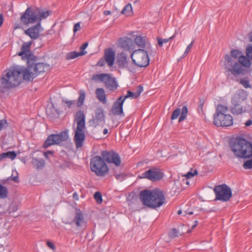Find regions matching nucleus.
Masks as SVG:
<instances>
[{"mask_svg":"<svg viewBox=\"0 0 252 252\" xmlns=\"http://www.w3.org/2000/svg\"><path fill=\"white\" fill-rule=\"evenodd\" d=\"M50 10H45L36 7H29L20 17L21 21L25 25L33 24L37 22L34 25L25 31V33L29 36L32 39L35 40L39 37V28L41 26V21L45 19L51 15Z\"/></svg>","mask_w":252,"mask_h":252,"instance_id":"1","label":"nucleus"},{"mask_svg":"<svg viewBox=\"0 0 252 252\" xmlns=\"http://www.w3.org/2000/svg\"><path fill=\"white\" fill-rule=\"evenodd\" d=\"M23 67L5 70L0 80V92H4L5 90L18 86L22 81L21 74L23 76Z\"/></svg>","mask_w":252,"mask_h":252,"instance_id":"2","label":"nucleus"},{"mask_svg":"<svg viewBox=\"0 0 252 252\" xmlns=\"http://www.w3.org/2000/svg\"><path fill=\"white\" fill-rule=\"evenodd\" d=\"M139 198L143 205L153 208L160 207L166 200L163 191L158 188L141 191L139 193Z\"/></svg>","mask_w":252,"mask_h":252,"instance_id":"3","label":"nucleus"},{"mask_svg":"<svg viewBox=\"0 0 252 252\" xmlns=\"http://www.w3.org/2000/svg\"><path fill=\"white\" fill-rule=\"evenodd\" d=\"M229 146L237 158H249L252 157V143L243 137L236 136L232 138Z\"/></svg>","mask_w":252,"mask_h":252,"instance_id":"4","label":"nucleus"},{"mask_svg":"<svg viewBox=\"0 0 252 252\" xmlns=\"http://www.w3.org/2000/svg\"><path fill=\"white\" fill-rule=\"evenodd\" d=\"M242 52L236 49H233L230 51V54H226L224 57V65L228 71L235 76L239 75H245L247 70L241 66V64L237 63V60L242 56Z\"/></svg>","mask_w":252,"mask_h":252,"instance_id":"5","label":"nucleus"},{"mask_svg":"<svg viewBox=\"0 0 252 252\" xmlns=\"http://www.w3.org/2000/svg\"><path fill=\"white\" fill-rule=\"evenodd\" d=\"M228 108L222 104H218L214 115V124L217 126H228L233 124V118L229 114H225Z\"/></svg>","mask_w":252,"mask_h":252,"instance_id":"6","label":"nucleus"},{"mask_svg":"<svg viewBox=\"0 0 252 252\" xmlns=\"http://www.w3.org/2000/svg\"><path fill=\"white\" fill-rule=\"evenodd\" d=\"M75 120L77 127L75 131L74 141L77 148L81 147L85 139L84 129L85 127V117L83 111H79L76 113Z\"/></svg>","mask_w":252,"mask_h":252,"instance_id":"7","label":"nucleus"},{"mask_svg":"<svg viewBox=\"0 0 252 252\" xmlns=\"http://www.w3.org/2000/svg\"><path fill=\"white\" fill-rule=\"evenodd\" d=\"M49 66L47 64L44 63H36L31 67H23V79L32 81L38 75L45 72L48 69Z\"/></svg>","mask_w":252,"mask_h":252,"instance_id":"8","label":"nucleus"},{"mask_svg":"<svg viewBox=\"0 0 252 252\" xmlns=\"http://www.w3.org/2000/svg\"><path fill=\"white\" fill-rule=\"evenodd\" d=\"M90 168L93 172L100 177L105 176L109 171L105 160L101 156H95L91 158Z\"/></svg>","mask_w":252,"mask_h":252,"instance_id":"9","label":"nucleus"},{"mask_svg":"<svg viewBox=\"0 0 252 252\" xmlns=\"http://www.w3.org/2000/svg\"><path fill=\"white\" fill-rule=\"evenodd\" d=\"M149 50L137 49L130 54L132 63L138 67H146L149 64Z\"/></svg>","mask_w":252,"mask_h":252,"instance_id":"10","label":"nucleus"},{"mask_svg":"<svg viewBox=\"0 0 252 252\" xmlns=\"http://www.w3.org/2000/svg\"><path fill=\"white\" fill-rule=\"evenodd\" d=\"M247 98L246 92L239 90L236 92L231 98L230 111L233 114L239 115L243 112V107L241 103Z\"/></svg>","mask_w":252,"mask_h":252,"instance_id":"11","label":"nucleus"},{"mask_svg":"<svg viewBox=\"0 0 252 252\" xmlns=\"http://www.w3.org/2000/svg\"><path fill=\"white\" fill-rule=\"evenodd\" d=\"M93 79L95 81H100L104 83L106 89L114 92L118 87V84L115 78L112 75L107 73L94 74L93 76Z\"/></svg>","mask_w":252,"mask_h":252,"instance_id":"12","label":"nucleus"},{"mask_svg":"<svg viewBox=\"0 0 252 252\" xmlns=\"http://www.w3.org/2000/svg\"><path fill=\"white\" fill-rule=\"evenodd\" d=\"M68 134L67 131H63L58 134H52L49 135L44 141L43 147L47 148L52 145H59L62 142L67 140Z\"/></svg>","mask_w":252,"mask_h":252,"instance_id":"13","label":"nucleus"},{"mask_svg":"<svg viewBox=\"0 0 252 252\" xmlns=\"http://www.w3.org/2000/svg\"><path fill=\"white\" fill-rule=\"evenodd\" d=\"M214 191L217 200L227 201L232 197L231 189L225 184L216 186Z\"/></svg>","mask_w":252,"mask_h":252,"instance_id":"14","label":"nucleus"},{"mask_svg":"<svg viewBox=\"0 0 252 252\" xmlns=\"http://www.w3.org/2000/svg\"><path fill=\"white\" fill-rule=\"evenodd\" d=\"M163 173L160 168L153 166L152 168L142 173L139 176L140 178L148 179L152 182L160 180L163 177Z\"/></svg>","mask_w":252,"mask_h":252,"instance_id":"15","label":"nucleus"},{"mask_svg":"<svg viewBox=\"0 0 252 252\" xmlns=\"http://www.w3.org/2000/svg\"><path fill=\"white\" fill-rule=\"evenodd\" d=\"M100 155L105 159V162L109 164L112 163L116 166L119 167L121 164V159L119 155L113 150L101 151Z\"/></svg>","mask_w":252,"mask_h":252,"instance_id":"16","label":"nucleus"},{"mask_svg":"<svg viewBox=\"0 0 252 252\" xmlns=\"http://www.w3.org/2000/svg\"><path fill=\"white\" fill-rule=\"evenodd\" d=\"M100 155L105 159V162L109 164L112 163L116 166L119 167L121 164V159L119 155L113 150L101 151Z\"/></svg>","mask_w":252,"mask_h":252,"instance_id":"17","label":"nucleus"},{"mask_svg":"<svg viewBox=\"0 0 252 252\" xmlns=\"http://www.w3.org/2000/svg\"><path fill=\"white\" fill-rule=\"evenodd\" d=\"M105 122V116L104 111L102 108H97L94 112V116L93 118L90 120V125L95 127L100 125H103Z\"/></svg>","mask_w":252,"mask_h":252,"instance_id":"18","label":"nucleus"},{"mask_svg":"<svg viewBox=\"0 0 252 252\" xmlns=\"http://www.w3.org/2000/svg\"><path fill=\"white\" fill-rule=\"evenodd\" d=\"M188 113V109L187 106H183L181 109L179 108H177L173 112L171 119L172 120L177 119L180 115L179 119V122H182L186 119Z\"/></svg>","mask_w":252,"mask_h":252,"instance_id":"19","label":"nucleus"},{"mask_svg":"<svg viewBox=\"0 0 252 252\" xmlns=\"http://www.w3.org/2000/svg\"><path fill=\"white\" fill-rule=\"evenodd\" d=\"M125 101L123 99V96H120L114 103L111 109L112 114L115 116L124 115L123 104Z\"/></svg>","mask_w":252,"mask_h":252,"instance_id":"20","label":"nucleus"},{"mask_svg":"<svg viewBox=\"0 0 252 252\" xmlns=\"http://www.w3.org/2000/svg\"><path fill=\"white\" fill-rule=\"evenodd\" d=\"M119 46L125 51H129L131 53L133 50L132 40L128 37L122 38L119 40Z\"/></svg>","mask_w":252,"mask_h":252,"instance_id":"21","label":"nucleus"},{"mask_svg":"<svg viewBox=\"0 0 252 252\" xmlns=\"http://www.w3.org/2000/svg\"><path fill=\"white\" fill-rule=\"evenodd\" d=\"M116 63L120 68H128L129 63L127 61V55L125 52H122L118 54Z\"/></svg>","mask_w":252,"mask_h":252,"instance_id":"22","label":"nucleus"},{"mask_svg":"<svg viewBox=\"0 0 252 252\" xmlns=\"http://www.w3.org/2000/svg\"><path fill=\"white\" fill-rule=\"evenodd\" d=\"M106 62L109 66L114 64L115 58V52L111 48H108L105 49L104 57Z\"/></svg>","mask_w":252,"mask_h":252,"instance_id":"23","label":"nucleus"},{"mask_svg":"<svg viewBox=\"0 0 252 252\" xmlns=\"http://www.w3.org/2000/svg\"><path fill=\"white\" fill-rule=\"evenodd\" d=\"M73 222L77 227H84V228H86L87 222L84 220V215L80 210L76 212Z\"/></svg>","mask_w":252,"mask_h":252,"instance_id":"24","label":"nucleus"},{"mask_svg":"<svg viewBox=\"0 0 252 252\" xmlns=\"http://www.w3.org/2000/svg\"><path fill=\"white\" fill-rule=\"evenodd\" d=\"M136 44L141 48L140 49H144L149 50L151 49V44L145 41L144 38L141 36H137L134 39Z\"/></svg>","mask_w":252,"mask_h":252,"instance_id":"25","label":"nucleus"},{"mask_svg":"<svg viewBox=\"0 0 252 252\" xmlns=\"http://www.w3.org/2000/svg\"><path fill=\"white\" fill-rule=\"evenodd\" d=\"M143 91V87L141 85H139L136 89V90L135 92H132L130 91H127L126 93V94L124 97H123V99L125 101V100L129 97L131 98L136 99L138 98L140 94Z\"/></svg>","mask_w":252,"mask_h":252,"instance_id":"26","label":"nucleus"},{"mask_svg":"<svg viewBox=\"0 0 252 252\" xmlns=\"http://www.w3.org/2000/svg\"><path fill=\"white\" fill-rule=\"evenodd\" d=\"M32 44V42H25L22 46L21 51L19 52L17 55L24 58V56H27L31 52L30 47Z\"/></svg>","mask_w":252,"mask_h":252,"instance_id":"27","label":"nucleus"},{"mask_svg":"<svg viewBox=\"0 0 252 252\" xmlns=\"http://www.w3.org/2000/svg\"><path fill=\"white\" fill-rule=\"evenodd\" d=\"M95 93L97 98L103 104H105L106 103V97L104 90L103 88H97Z\"/></svg>","mask_w":252,"mask_h":252,"instance_id":"28","label":"nucleus"},{"mask_svg":"<svg viewBox=\"0 0 252 252\" xmlns=\"http://www.w3.org/2000/svg\"><path fill=\"white\" fill-rule=\"evenodd\" d=\"M32 163L34 167L37 169L43 168L45 166V161L42 158H33L32 160Z\"/></svg>","mask_w":252,"mask_h":252,"instance_id":"29","label":"nucleus"},{"mask_svg":"<svg viewBox=\"0 0 252 252\" xmlns=\"http://www.w3.org/2000/svg\"><path fill=\"white\" fill-rule=\"evenodd\" d=\"M27 60V66L31 67L36 63L37 58L35 56L30 52L27 56H24V58Z\"/></svg>","mask_w":252,"mask_h":252,"instance_id":"30","label":"nucleus"},{"mask_svg":"<svg viewBox=\"0 0 252 252\" xmlns=\"http://www.w3.org/2000/svg\"><path fill=\"white\" fill-rule=\"evenodd\" d=\"M87 53V51H80L77 52L75 51H72L68 53L65 56L66 60H70L74 59L79 56H84Z\"/></svg>","mask_w":252,"mask_h":252,"instance_id":"31","label":"nucleus"},{"mask_svg":"<svg viewBox=\"0 0 252 252\" xmlns=\"http://www.w3.org/2000/svg\"><path fill=\"white\" fill-rule=\"evenodd\" d=\"M250 60L248 57L242 55L237 63H240L242 67H249L251 64Z\"/></svg>","mask_w":252,"mask_h":252,"instance_id":"32","label":"nucleus"},{"mask_svg":"<svg viewBox=\"0 0 252 252\" xmlns=\"http://www.w3.org/2000/svg\"><path fill=\"white\" fill-rule=\"evenodd\" d=\"M16 156L17 154L14 151L3 153L0 155V161L6 158H9L11 160H13L16 158Z\"/></svg>","mask_w":252,"mask_h":252,"instance_id":"33","label":"nucleus"},{"mask_svg":"<svg viewBox=\"0 0 252 252\" xmlns=\"http://www.w3.org/2000/svg\"><path fill=\"white\" fill-rule=\"evenodd\" d=\"M121 14L125 15L126 16L131 15L132 12V6L130 3H128L124 7L123 9L121 12Z\"/></svg>","mask_w":252,"mask_h":252,"instance_id":"34","label":"nucleus"},{"mask_svg":"<svg viewBox=\"0 0 252 252\" xmlns=\"http://www.w3.org/2000/svg\"><path fill=\"white\" fill-rule=\"evenodd\" d=\"M86 97V93L85 91L81 90L79 91V96L77 100V106L80 107H81L84 103V101L85 100Z\"/></svg>","mask_w":252,"mask_h":252,"instance_id":"35","label":"nucleus"},{"mask_svg":"<svg viewBox=\"0 0 252 252\" xmlns=\"http://www.w3.org/2000/svg\"><path fill=\"white\" fill-rule=\"evenodd\" d=\"M8 196V191L7 188L0 184V199H5Z\"/></svg>","mask_w":252,"mask_h":252,"instance_id":"36","label":"nucleus"},{"mask_svg":"<svg viewBox=\"0 0 252 252\" xmlns=\"http://www.w3.org/2000/svg\"><path fill=\"white\" fill-rule=\"evenodd\" d=\"M183 232H181L179 229L176 228H173L169 233L168 236L170 238H174L177 237H179L180 235H182Z\"/></svg>","mask_w":252,"mask_h":252,"instance_id":"37","label":"nucleus"},{"mask_svg":"<svg viewBox=\"0 0 252 252\" xmlns=\"http://www.w3.org/2000/svg\"><path fill=\"white\" fill-rule=\"evenodd\" d=\"M205 103V100L203 98H199V105L197 108V112L199 114H203V108Z\"/></svg>","mask_w":252,"mask_h":252,"instance_id":"38","label":"nucleus"},{"mask_svg":"<svg viewBox=\"0 0 252 252\" xmlns=\"http://www.w3.org/2000/svg\"><path fill=\"white\" fill-rule=\"evenodd\" d=\"M94 198L98 204H100L102 202V195L100 192H96L94 195Z\"/></svg>","mask_w":252,"mask_h":252,"instance_id":"39","label":"nucleus"},{"mask_svg":"<svg viewBox=\"0 0 252 252\" xmlns=\"http://www.w3.org/2000/svg\"><path fill=\"white\" fill-rule=\"evenodd\" d=\"M240 83L246 89L251 88L250 81L248 79H241L240 80Z\"/></svg>","mask_w":252,"mask_h":252,"instance_id":"40","label":"nucleus"},{"mask_svg":"<svg viewBox=\"0 0 252 252\" xmlns=\"http://www.w3.org/2000/svg\"><path fill=\"white\" fill-rule=\"evenodd\" d=\"M18 209L17 204L16 203H12L9 207V213L16 212Z\"/></svg>","mask_w":252,"mask_h":252,"instance_id":"41","label":"nucleus"},{"mask_svg":"<svg viewBox=\"0 0 252 252\" xmlns=\"http://www.w3.org/2000/svg\"><path fill=\"white\" fill-rule=\"evenodd\" d=\"M246 54L247 57L252 60V45H249L246 48Z\"/></svg>","mask_w":252,"mask_h":252,"instance_id":"42","label":"nucleus"},{"mask_svg":"<svg viewBox=\"0 0 252 252\" xmlns=\"http://www.w3.org/2000/svg\"><path fill=\"white\" fill-rule=\"evenodd\" d=\"M243 167L246 169L252 168V158L246 161L243 164Z\"/></svg>","mask_w":252,"mask_h":252,"instance_id":"43","label":"nucleus"},{"mask_svg":"<svg viewBox=\"0 0 252 252\" xmlns=\"http://www.w3.org/2000/svg\"><path fill=\"white\" fill-rule=\"evenodd\" d=\"M8 123L5 119L0 120V131L3 129H5L7 127Z\"/></svg>","mask_w":252,"mask_h":252,"instance_id":"44","label":"nucleus"},{"mask_svg":"<svg viewBox=\"0 0 252 252\" xmlns=\"http://www.w3.org/2000/svg\"><path fill=\"white\" fill-rule=\"evenodd\" d=\"M62 102L66 104V106L68 108H71L72 105L75 104V100H67L65 99H63Z\"/></svg>","mask_w":252,"mask_h":252,"instance_id":"45","label":"nucleus"},{"mask_svg":"<svg viewBox=\"0 0 252 252\" xmlns=\"http://www.w3.org/2000/svg\"><path fill=\"white\" fill-rule=\"evenodd\" d=\"M116 179L120 181H122L125 178V175L124 174H115L114 175Z\"/></svg>","mask_w":252,"mask_h":252,"instance_id":"46","label":"nucleus"},{"mask_svg":"<svg viewBox=\"0 0 252 252\" xmlns=\"http://www.w3.org/2000/svg\"><path fill=\"white\" fill-rule=\"evenodd\" d=\"M194 43V40H193L186 48V49L184 52L183 56H186L189 52L190 49L192 48L193 44Z\"/></svg>","mask_w":252,"mask_h":252,"instance_id":"47","label":"nucleus"},{"mask_svg":"<svg viewBox=\"0 0 252 252\" xmlns=\"http://www.w3.org/2000/svg\"><path fill=\"white\" fill-rule=\"evenodd\" d=\"M198 173L197 171L195 170L193 172H189L186 175V177L187 179H189L191 177H193L195 175H197Z\"/></svg>","mask_w":252,"mask_h":252,"instance_id":"48","label":"nucleus"},{"mask_svg":"<svg viewBox=\"0 0 252 252\" xmlns=\"http://www.w3.org/2000/svg\"><path fill=\"white\" fill-rule=\"evenodd\" d=\"M106 60L104 58H101L97 63L96 65L98 66H103L105 64Z\"/></svg>","mask_w":252,"mask_h":252,"instance_id":"49","label":"nucleus"},{"mask_svg":"<svg viewBox=\"0 0 252 252\" xmlns=\"http://www.w3.org/2000/svg\"><path fill=\"white\" fill-rule=\"evenodd\" d=\"M80 28H81V27H80V23H77L75 24L74 26L73 30L74 33H75L78 31H79L80 29Z\"/></svg>","mask_w":252,"mask_h":252,"instance_id":"50","label":"nucleus"},{"mask_svg":"<svg viewBox=\"0 0 252 252\" xmlns=\"http://www.w3.org/2000/svg\"><path fill=\"white\" fill-rule=\"evenodd\" d=\"M157 39L158 42V46L160 47H162L163 44L162 41V38L158 36L157 37Z\"/></svg>","mask_w":252,"mask_h":252,"instance_id":"51","label":"nucleus"},{"mask_svg":"<svg viewBox=\"0 0 252 252\" xmlns=\"http://www.w3.org/2000/svg\"><path fill=\"white\" fill-rule=\"evenodd\" d=\"M175 36V34H174V35H173L172 36L168 38H165V39H163L162 38L163 43H167L170 40H171L173 39V38H174Z\"/></svg>","mask_w":252,"mask_h":252,"instance_id":"52","label":"nucleus"},{"mask_svg":"<svg viewBox=\"0 0 252 252\" xmlns=\"http://www.w3.org/2000/svg\"><path fill=\"white\" fill-rule=\"evenodd\" d=\"M47 245L48 246V247H49L50 248H51L52 250H55V248H56L55 246L51 242L47 241Z\"/></svg>","mask_w":252,"mask_h":252,"instance_id":"53","label":"nucleus"},{"mask_svg":"<svg viewBox=\"0 0 252 252\" xmlns=\"http://www.w3.org/2000/svg\"><path fill=\"white\" fill-rule=\"evenodd\" d=\"M88 42H85L83 45H82L80 47L81 51H85V49L88 47Z\"/></svg>","mask_w":252,"mask_h":252,"instance_id":"54","label":"nucleus"},{"mask_svg":"<svg viewBox=\"0 0 252 252\" xmlns=\"http://www.w3.org/2000/svg\"><path fill=\"white\" fill-rule=\"evenodd\" d=\"M54 153V151H48L44 153V156L46 158H48V155H49V154H53Z\"/></svg>","mask_w":252,"mask_h":252,"instance_id":"55","label":"nucleus"},{"mask_svg":"<svg viewBox=\"0 0 252 252\" xmlns=\"http://www.w3.org/2000/svg\"><path fill=\"white\" fill-rule=\"evenodd\" d=\"M17 175L16 176H14L12 178V180L13 181H14L16 183H18L19 182L18 179V174L17 172H16Z\"/></svg>","mask_w":252,"mask_h":252,"instance_id":"56","label":"nucleus"},{"mask_svg":"<svg viewBox=\"0 0 252 252\" xmlns=\"http://www.w3.org/2000/svg\"><path fill=\"white\" fill-rule=\"evenodd\" d=\"M252 124V120H248L246 123H245V126H249Z\"/></svg>","mask_w":252,"mask_h":252,"instance_id":"57","label":"nucleus"},{"mask_svg":"<svg viewBox=\"0 0 252 252\" xmlns=\"http://www.w3.org/2000/svg\"><path fill=\"white\" fill-rule=\"evenodd\" d=\"M3 22V17L2 14H0V27L2 25Z\"/></svg>","mask_w":252,"mask_h":252,"instance_id":"58","label":"nucleus"},{"mask_svg":"<svg viewBox=\"0 0 252 252\" xmlns=\"http://www.w3.org/2000/svg\"><path fill=\"white\" fill-rule=\"evenodd\" d=\"M111 12L110 10H105L103 11V14L105 16L109 15L111 14Z\"/></svg>","mask_w":252,"mask_h":252,"instance_id":"59","label":"nucleus"},{"mask_svg":"<svg viewBox=\"0 0 252 252\" xmlns=\"http://www.w3.org/2000/svg\"><path fill=\"white\" fill-rule=\"evenodd\" d=\"M248 37H249V41L250 42H252V31L249 33Z\"/></svg>","mask_w":252,"mask_h":252,"instance_id":"60","label":"nucleus"},{"mask_svg":"<svg viewBox=\"0 0 252 252\" xmlns=\"http://www.w3.org/2000/svg\"><path fill=\"white\" fill-rule=\"evenodd\" d=\"M198 221L197 220H195L194 221V224L191 227V229L194 228L197 226V225L198 224Z\"/></svg>","mask_w":252,"mask_h":252,"instance_id":"61","label":"nucleus"},{"mask_svg":"<svg viewBox=\"0 0 252 252\" xmlns=\"http://www.w3.org/2000/svg\"><path fill=\"white\" fill-rule=\"evenodd\" d=\"M73 197L76 199H78L77 194L76 192H74L73 194Z\"/></svg>","mask_w":252,"mask_h":252,"instance_id":"62","label":"nucleus"},{"mask_svg":"<svg viewBox=\"0 0 252 252\" xmlns=\"http://www.w3.org/2000/svg\"><path fill=\"white\" fill-rule=\"evenodd\" d=\"M4 248L2 245L0 244V252H2L4 251Z\"/></svg>","mask_w":252,"mask_h":252,"instance_id":"63","label":"nucleus"},{"mask_svg":"<svg viewBox=\"0 0 252 252\" xmlns=\"http://www.w3.org/2000/svg\"><path fill=\"white\" fill-rule=\"evenodd\" d=\"M108 133V129L107 128H104L103 130V133L104 134H106Z\"/></svg>","mask_w":252,"mask_h":252,"instance_id":"64","label":"nucleus"}]
</instances>
